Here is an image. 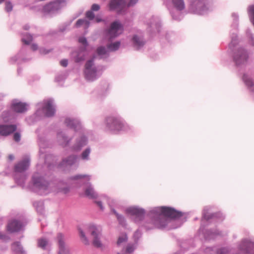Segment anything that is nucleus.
<instances>
[{"label":"nucleus","instance_id":"f257e3e1","mask_svg":"<svg viewBox=\"0 0 254 254\" xmlns=\"http://www.w3.org/2000/svg\"><path fill=\"white\" fill-rule=\"evenodd\" d=\"M65 5L64 0H57L45 5L43 8V12L45 13H54L61 9Z\"/></svg>","mask_w":254,"mask_h":254},{"label":"nucleus","instance_id":"f03ea898","mask_svg":"<svg viewBox=\"0 0 254 254\" xmlns=\"http://www.w3.org/2000/svg\"><path fill=\"white\" fill-rule=\"evenodd\" d=\"M87 231L91 234L92 237V243L95 247L100 248L102 244L100 241L101 231L94 225H90L87 228Z\"/></svg>","mask_w":254,"mask_h":254},{"label":"nucleus","instance_id":"7ed1b4c3","mask_svg":"<svg viewBox=\"0 0 254 254\" xmlns=\"http://www.w3.org/2000/svg\"><path fill=\"white\" fill-rule=\"evenodd\" d=\"M107 127L110 130L120 131L125 129L126 126L118 118L109 117L107 119Z\"/></svg>","mask_w":254,"mask_h":254},{"label":"nucleus","instance_id":"20e7f679","mask_svg":"<svg viewBox=\"0 0 254 254\" xmlns=\"http://www.w3.org/2000/svg\"><path fill=\"white\" fill-rule=\"evenodd\" d=\"M123 30V26L118 21L113 22L108 30L107 36L110 39L114 38L121 34Z\"/></svg>","mask_w":254,"mask_h":254},{"label":"nucleus","instance_id":"39448f33","mask_svg":"<svg viewBox=\"0 0 254 254\" xmlns=\"http://www.w3.org/2000/svg\"><path fill=\"white\" fill-rule=\"evenodd\" d=\"M161 213L163 216L171 218H176L182 216V213L176 211L174 209L168 207H161L159 208Z\"/></svg>","mask_w":254,"mask_h":254},{"label":"nucleus","instance_id":"423d86ee","mask_svg":"<svg viewBox=\"0 0 254 254\" xmlns=\"http://www.w3.org/2000/svg\"><path fill=\"white\" fill-rule=\"evenodd\" d=\"M57 240L59 243V251L58 254H71L69 248L64 242V237L62 234H59L58 235Z\"/></svg>","mask_w":254,"mask_h":254},{"label":"nucleus","instance_id":"0eeeda50","mask_svg":"<svg viewBox=\"0 0 254 254\" xmlns=\"http://www.w3.org/2000/svg\"><path fill=\"white\" fill-rule=\"evenodd\" d=\"M22 226V224L19 221L13 220L8 223L7 230L10 233L17 232L21 229Z\"/></svg>","mask_w":254,"mask_h":254},{"label":"nucleus","instance_id":"6e6552de","mask_svg":"<svg viewBox=\"0 0 254 254\" xmlns=\"http://www.w3.org/2000/svg\"><path fill=\"white\" fill-rule=\"evenodd\" d=\"M126 6L125 0H112L110 2V8L112 10H120Z\"/></svg>","mask_w":254,"mask_h":254},{"label":"nucleus","instance_id":"1a4fd4ad","mask_svg":"<svg viewBox=\"0 0 254 254\" xmlns=\"http://www.w3.org/2000/svg\"><path fill=\"white\" fill-rule=\"evenodd\" d=\"M16 129L15 125H0V134L6 136L14 132Z\"/></svg>","mask_w":254,"mask_h":254},{"label":"nucleus","instance_id":"9d476101","mask_svg":"<svg viewBox=\"0 0 254 254\" xmlns=\"http://www.w3.org/2000/svg\"><path fill=\"white\" fill-rule=\"evenodd\" d=\"M27 104L20 102H13L11 104V109L17 113H23L27 110Z\"/></svg>","mask_w":254,"mask_h":254},{"label":"nucleus","instance_id":"9b49d317","mask_svg":"<svg viewBox=\"0 0 254 254\" xmlns=\"http://www.w3.org/2000/svg\"><path fill=\"white\" fill-rule=\"evenodd\" d=\"M29 166V160L26 158L18 163L14 167L15 172H22L28 169Z\"/></svg>","mask_w":254,"mask_h":254},{"label":"nucleus","instance_id":"f8f14e48","mask_svg":"<svg viewBox=\"0 0 254 254\" xmlns=\"http://www.w3.org/2000/svg\"><path fill=\"white\" fill-rule=\"evenodd\" d=\"M34 185L40 189L46 190L48 183L42 178H36L35 176L33 177Z\"/></svg>","mask_w":254,"mask_h":254},{"label":"nucleus","instance_id":"ddd939ff","mask_svg":"<svg viewBox=\"0 0 254 254\" xmlns=\"http://www.w3.org/2000/svg\"><path fill=\"white\" fill-rule=\"evenodd\" d=\"M93 65V61L89 60L85 64V69L84 71V74H86V76L87 78L89 79H92V77L90 76L89 74L90 73L94 74L96 71L95 68H92Z\"/></svg>","mask_w":254,"mask_h":254},{"label":"nucleus","instance_id":"4468645a","mask_svg":"<svg viewBox=\"0 0 254 254\" xmlns=\"http://www.w3.org/2000/svg\"><path fill=\"white\" fill-rule=\"evenodd\" d=\"M254 248V244L249 241L243 242L240 246V250L246 254H252Z\"/></svg>","mask_w":254,"mask_h":254},{"label":"nucleus","instance_id":"2eb2a0df","mask_svg":"<svg viewBox=\"0 0 254 254\" xmlns=\"http://www.w3.org/2000/svg\"><path fill=\"white\" fill-rule=\"evenodd\" d=\"M44 110L47 117H51L54 115L55 111L51 101L47 102Z\"/></svg>","mask_w":254,"mask_h":254},{"label":"nucleus","instance_id":"dca6fc26","mask_svg":"<svg viewBox=\"0 0 254 254\" xmlns=\"http://www.w3.org/2000/svg\"><path fill=\"white\" fill-rule=\"evenodd\" d=\"M127 211L130 214L135 215L139 219H141L144 215V211L142 209L135 207L129 208Z\"/></svg>","mask_w":254,"mask_h":254},{"label":"nucleus","instance_id":"f3484780","mask_svg":"<svg viewBox=\"0 0 254 254\" xmlns=\"http://www.w3.org/2000/svg\"><path fill=\"white\" fill-rule=\"evenodd\" d=\"M85 194L86 196L90 198H96L98 196L97 193L94 190L93 188L91 187H88L85 190Z\"/></svg>","mask_w":254,"mask_h":254},{"label":"nucleus","instance_id":"a211bd4d","mask_svg":"<svg viewBox=\"0 0 254 254\" xmlns=\"http://www.w3.org/2000/svg\"><path fill=\"white\" fill-rule=\"evenodd\" d=\"M38 247L42 249H46L49 245V241L46 238H40L37 241Z\"/></svg>","mask_w":254,"mask_h":254},{"label":"nucleus","instance_id":"6ab92c4d","mask_svg":"<svg viewBox=\"0 0 254 254\" xmlns=\"http://www.w3.org/2000/svg\"><path fill=\"white\" fill-rule=\"evenodd\" d=\"M12 249L16 253L24 254V251L19 242H15L12 245Z\"/></svg>","mask_w":254,"mask_h":254},{"label":"nucleus","instance_id":"aec40b11","mask_svg":"<svg viewBox=\"0 0 254 254\" xmlns=\"http://www.w3.org/2000/svg\"><path fill=\"white\" fill-rule=\"evenodd\" d=\"M244 80L246 84L251 89L252 91H254V82L249 78L247 75H244Z\"/></svg>","mask_w":254,"mask_h":254},{"label":"nucleus","instance_id":"412c9836","mask_svg":"<svg viewBox=\"0 0 254 254\" xmlns=\"http://www.w3.org/2000/svg\"><path fill=\"white\" fill-rule=\"evenodd\" d=\"M65 123L67 126L73 128H76L79 126V122L77 120L70 119H66Z\"/></svg>","mask_w":254,"mask_h":254},{"label":"nucleus","instance_id":"4be33fe9","mask_svg":"<svg viewBox=\"0 0 254 254\" xmlns=\"http://www.w3.org/2000/svg\"><path fill=\"white\" fill-rule=\"evenodd\" d=\"M172 2L174 6L180 10L185 8V3L183 0H172Z\"/></svg>","mask_w":254,"mask_h":254},{"label":"nucleus","instance_id":"5701e85b","mask_svg":"<svg viewBox=\"0 0 254 254\" xmlns=\"http://www.w3.org/2000/svg\"><path fill=\"white\" fill-rule=\"evenodd\" d=\"M90 24V22L86 19H78L76 23V27H78L82 25L84 26L85 29H87Z\"/></svg>","mask_w":254,"mask_h":254},{"label":"nucleus","instance_id":"b1692460","mask_svg":"<svg viewBox=\"0 0 254 254\" xmlns=\"http://www.w3.org/2000/svg\"><path fill=\"white\" fill-rule=\"evenodd\" d=\"M133 41L134 45L138 47L142 46L144 44V41L137 36H134L133 37Z\"/></svg>","mask_w":254,"mask_h":254},{"label":"nucleus","instance_id":"393cba45","mask_svg":"<svg viewBox=\"0 0 254 254\" xmlns=\"http://www.w3.org/2000/svg\"><path fill=\"white\" fill-rule=\"evenodd\" d=\"M127 238L126 234H124L121 236L119 237L117 244L118 246L120 247L123 244L126 243L127 241Z\"/></svg>","mask_w":254,"mask_h":254},{"label":"nucleus","instance_id":"a878e982","mask_svg":"<svg viewBox=\"0 0 254 254\" xmlns=\"http://www.w3.org/2000/svg\"><path fill=\"white\" fill-rule=\"evenodd\" d=\"M247 59V55L245 52H243L241 56L239 57H237V56L235 57V60L237 64H240L242 61L246 60Z\"/></svg>","mask_w":254,"mask_h":254},{"label":"nucleus","instance_id":"bb28decb","mask_svg":"<svg viewBox=\"0 0 254 254\" xmlns=\"http://www.w3.org/2000/svg\"><path fill=\"white\" fill-rule=\"evenodd\" d=\"M120 45V43L119 42H117L115 43H114L113 44H109L108 46V49L110 51H116L119 48Z\"/></svg>","mask_w":254,"mask_h":254},{"label":"nucleus","instance_id":"cd10ccee","mask_svg":"<svg viewBox=\"0 0 254 254\" xmlns=\"http://www.w3.org/2000/svg\"><path fill=\"white\" fill-rule=\"evenodd\" d=\"M134 247L131 245H128L126 248L125 251L123 250L122 253H118V254H130L133 252Z\"/></svg>","mask_w":254,"mask_h":254},{"label":"nucleus","instance_id":"c85d7f7f","mask_svg":"<svg viewBox=\"0 0 254 254\" xmlns=\"http://www.w3.org/2000/svg\"><path fill=\"white\" fill-rule=\"evenodd\" d=\"M78 231H79V235H80V238H81L82 242L85 244H88V241L87 238L86 237L83 231L81 229H78Z\"/></svg>","mask_w":254,"mask_h":254},{"label":"nucleus","instance_id":"c756f323","mask_svg":"<svg viewBox=\"0 0 254 254\" xmlns=\"http://www.w3.org/2000/svg\"><path fill=\"white\" fill-rule=\"evenodd\" d=\"M76 157L74 156H71L68 157V159L66 160V162H64L65 161L64 160V163L67 165H72L75 161Z\"/></svg>","mask_w":254,"mask_h":254},{"label":"nucleus","instance_id":"7c9ffc66","mask_svg":"<svg viewBox=\"0 0 254 254\" xmlns=\"http://www.w3.org/2000/svg\"><path fill=\"white\" fill-rule=\"evenodd\" d=\"M249 12L252 18V21L254 25V5H251L249 7Z\"/></svg>","mask_w":254,"mask_h":254},{"label":"nucleus","instance_id":"2f4dec72","mask_svg":"<svg viewBox=\"0 0 254 254\" xmlns=\"http://www.w3.org/2000/svg\"><path fill=\"white\" fill-rule=\"evenodd\" d=\"M97 53L99 55H105L106 53V50L105 47H100L97 49Z\"/></svg>","mask_w":254,"mask_h":254},{"label":"nucleus","instance_id":"473e14b6","mask_svg":"<svg viewBox=\"0 0 254 254\" xmlns=\"http://www.w3.org/2000/svg\"><path fill=\"white\" fill-rule=\"evenodd\" d=\"M86 16L87 18H89V19H93L94 18V14L93 12L91 11H88L86 13Z\"/></svg>","mask_w":254,"mask_h":254},{"label":"nucleus","instance_id":"72a5a7b5","mask_svg":"<svg viewBox=\"0 0 254 254\" xmlns=\"http://www.w3.org/2000/svg\"><path fill=\"white\" fill-rule=\"evenodd\" d=\"M113 212L114 214L116 215L118 220L119 221L120 223L122 224H123L124 223V218L122 217V216L119 215L118 213H116L115 210H113Z\"/></svg>","mask_w":254,"mask_h":254},{"label":"nucleus","instance_id":"f704fd0d","mask_svg":"<svg viewBox=\"0 0 254 254\" xmlns=\"http://www.w3.org/2000/svg\"><path fill=\"white\" fill-rule=\"evenodd\" d=\"M89 153H90V150L88 149H86L82 154V158L84 159H87Z\"/></svg>","mask_w":254,"mask_h":254},{"label":"nucleus","instance_id":"c9c22d12","mask_svg":"<svg viewBox=\"0 0 254 254\" xmlns=\"http://www.w3.org/2000/svg\"><path fill=\"white\" fill-rule=\"evenodd\" d=\"M78 41L79 43L82 44L85 47L87 46V42L85 38L80 37L79 38Z\"/></svg>","mask_w":254,"mask_h":254},{"label":"nucleus","instance_id":"e433bc0d","mask_svg":"<svg viewBox=\"0 0 254 254\" xmlns=\"http://www.w3.org/2000/svg\"><path fill=\"white\" fill-rule=\"evenodd\" d=\"M12 9V4L10 2H6L5 4V9L7 11H10Z\"/></svg>","mask_w":254,"mask_h":254},{"label":"nucleus","instance_id":"4c0bfd02","mask_svg":"<svg viewBox=\"0 0 254 254\" xmlns=\"http://www.w3.org/2000/svg\"><path fill=\"white\" fill-rule=\"evenodd\" d=\"M14 140L16 141H19L20 139V135L19 133L16 132L13 135Z\"/></svg>","mask_w":254,"mask_h":254},{"label":"nucleus","instance_id":"58836bf2","mask_svg":"<svg viewBox=\"0 0 254 254\" xmlns=\"http://www.w3.org/2000/svg\"><path fill=\"white\" fill-rule=\"evenodd\" d=\"M81 178H86L87 180H89V177L87 175H77L74 177V179H79Z\"/></svg>","mask_w":254,"mask_h":254},{"label":"nucleus","instance_id":"ea45409f","mask_svg":"<svg viewBox=\"0 0 254 254\" xmlns=\"http://www.w3.org/2000/svg\"><path fill=\"white\" fill-rule=\"evenodd\" d=\"M137 1L138 0H129L127 6V7L133 6Z\"/></svg>","mask_w":254,"mask_h":254},{"label":"nucleus","instance_id":"a19ab883","mask_svg":"<svg viewBox=\"0 0 254 254\" xmlns=\"http://www.w3.org/2000/svg\"><path fill=\"white\" fill-rule=\"evenodd\" d=\"M99 9H100V6H99V5H98L97 4H93L92 5L91 9L93 11H98L99 10Z\"/></svg>","mask_w":254,"mask_h":254},{"label":"nucleus","instance_id":"79ce46f5","mask_svg":"<svg viewBox=\"0 0 254 254\" xmlns=\"http://www.w3.org/2000/svg\"><path fill=\"white\" fill-rule=\"evenodd\" d=\"M96 71L95 72V73L94 74H93V73H90L89 74L90 76L92 77V79H89L87 78L86 77V74H85V77L88 81H93V80H95L96 78Z\"/></svg>","mask_w":254,"mask_h":254},{"label":"nucleus","instance_id":"37998d69","mask_svg":"<svg viewBox=\"0 0 254 254\" xmlns=\"http://www.w3.org/2000/svg\"><path fill=\"white\" fill-rule=\"evenodd\" d=\"M219 254H228V251L227 249L223 248L218 252Z\"/></svg>","mask_w":254,"mask_h":254},{"label":"nucleus","instance_id":"c03bdc74","mask_svg":"<svg viewBox=\"0 0 254 254\" xmlns=\"http://www.w3.org/2000/svg\"><path fill=\"white\" fill-rule=\"evenodd\" d=\"M61 65L63 66L66 67L67 65V61L66 60H63L60 62Z\"/></svg>","mask_w":254,"mask_h":254},{"label":"nucleus","instance_id":"a18cd8bd","mask_svg":"<svg viewBox=\"0 0 254 254\" xmlns=\"http://www.w3.org/2000/svg\"><path fill=\"white\" fill-rule=\"evenodd\" d=\"M32 37H30V38H29V39L28 40H25V39H22V41H23V42H24L25 44H26V45H29V44L31 43V42L32 41Z\"/></svg>","mask_w":254,"mask_h":254},{"label":"nucleus","instance_id":"49530a36","mask_svg":"<svg viewBox=\"0 0 254 254\" xmlns=\"http://www.w3.org/2000/svg\"><path fill=\"white\" fill-rule=\"evenodd\" d=\"M31 48L32 50L33 51H36L38 49V46L36 44H32L31 46Z\"/></svg>","mask_w":254,"mask_h":254},{"label":"nucleus","instance_id":"de8ad7c7","mask_svg":"<svg viewBox=\"0 0 254 254\" xmlns=\"http://www.w3.org/2000/svg\"><path fill=\"white\" fill-rule=\"evenodd\" d=\"M6 236L2 234V233L0 232V239L2 240H4L6 238Z\"/></svg>","mask_w":254,"mask_h":254},{"label":"nucleus","instance_id":"09e8293b","mask_svg":"<svg viewBox=\"0 0 254 254\" xmlns=\"http://www.w3.org/2000/svg\"><path fill=\"white\" fill-rule=\"evenodd\" d=\"M96 203L100 207V209L102 210L103 209V206L102 205L101 202V201H97Z\"/></svg>","mask_w":254,"mask_h":254},{"label":"nucleus","instance_id":"8fccbe9b","mask_svg":"<svg viewBox=\"0 0 254 254\" xmlns=\"http://www.w3.org/2000/svg\"><path fill=\"white\" fill-rule=\"evenodd\" d=\"M8 159L10 160V161H12L14 159V156L13 155H9L8 157Z\"/></svg>","mask_w":254,"mask_h":254},{"label":"nucleus","instance_id":"3c124183","mask_svg":"<svg viewBox=\"0 0 254 254\" xmlns=\"http://www.w3.org/2000/svg\"><path fill=\"white\" fill-rule=\"evenodd\" d=\"M140 235H141V233L139 231H136L134 234V236H137L139 237Z\"/></svg>","mask_w":254,"mask_h":254},{"label":"nucleus","instance_id":"603ef678","mask_svg":"<svg viewBox=\"0 0 254 254\" xmlns=\"http://www.w3.org/2000/svg\"><path fill=\"white\" fill-rule=\"evenodd\" d=\"M62 137L63 138V140H64V141H65L64 137H63L61 134H59L58 135V138H59V139H61Z\"/></svg>","mask_w":254,"mask_h":254},{"label":"nucleus","instance_id":"864d4df0","mask_svg":"<svg viewBox=\"0 0 254 254\" xmlns=\"http://www.w3.org/2000/svg\"><path fill=\"white\" fill-rule=\"evenodd\" d=\"M95 21L96 22H99L102 21L103 20L102 19L97 17L95 19Z\"/></svg>","mask_w":254,"mask_h":254},{"label":"nucleus","instance_id":"5fc2aeb1","mask_svg":"<svg viewBox=\"0 0 254 254\" xmlns=\"http://www.w3.org/2000/svg\"><path fill=\"white\" fill-rule=\"evenodd\" d=\"M3 1H4V0H0V3H1Z\"/></svg>","mask_w":254,"mask_h":254},{"label":"nucleus","instance_id":"6e6d98bb","mask_svg":"<svg viewBox=\"0 0 254 254\" xmlns=\"http://www.w3.org/2000/svg\"><path fill=\"white\" fill-rule=\"evenodd\" d=\"M165 226V225H163L161 226V227H164Z\"/></svg>","mask_w":254,"mask_h":254}]
</instances>
